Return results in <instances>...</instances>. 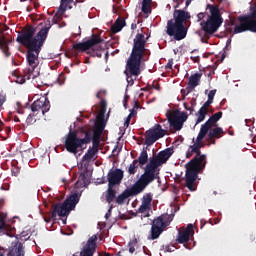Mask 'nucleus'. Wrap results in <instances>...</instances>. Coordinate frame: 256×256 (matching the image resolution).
<instances>
[{"label": "nucleus", "instance_id": "3", "mask_svg": "<svg viewBox=\"0 0 256 256\" xmlns=\"http://www.w3.org/2000/svg\"><path fill=\"white\" fill-rule=\"evenodd\" d=\"M151 51L147 49V39L145 34H136L133 40V47L131 54L126 62V81L130 87L135 85V80L141 75V61L144 57H149Z\"/></svg>", "mask_w": 256, "mask_h": 256}, {"label": "nucleus", "instance_id": "4", "mask_svg": "<svg viewBox=\"0 0 256 256\" xmlns=\"http://www.w3.org/2000/svg\"><path fill=\"white\" fill-rule=\"evenodd\" d=\"M191 14L185 10H174L173 19L167 21L166 35L173 37L175 41H183L187 37V21Z\"/></svg>", "mask_w": 256, "mask_h": 256}, {"label": "nucleus", "instance_id": "22", "mask_svg": "<svg viewBox=\"0 0 256 256\" xmlns=\"http://www.w3.org/2000/svg\"><path fill=\"white\" fill-rule=\"evenodd\" d=\"M191 233H193V224H188L185 230L178 232L177 243H187L191 237Z\"/></svg>", "mask_w": 256, "mask_h": 256}, {"label": "nucleus", "instance_id": "32", "mask_svg": "<svg viewBox=\"0 0 256 256\" xmlns=\"http://www.w3.org/2000/svg\"><path fill=\"white\" fill-rule=\"evenodd\" d=\"M153 202V194L146 193L142 197V205H146L148 207H151V203Z\"/></svg>", "mask_w": 256, "mask_h": 256}, {"label": "nucleus", "instance_id": "16", "mask_svg": "<svg viewBox=\"0 0 256 256\" xmlns=\"http://www.w3.org/2000/svg\"><path fill=\"white\" fill-rule=\"evenodd\" d=\"M165 133H167V131L161 127V124H155L154 127L145 132V145L151 147L156 141L163 139Z\"/></svg>", "mask_w": 256, "mask_h": 256}, {"label": "nucleus", "instance_id": "34", "mask_svg": "<svg viewBox=\"0 0 256 256\" xmlns=\"http://www.w3.org/2000/svg\"><path fill=\"white\" fill-rule=\"evenodd\" d=\"M138 168L139 164L137 163V161L133 160V162L129 165L127 172L129 173V175H135Z\"/></svg>", "mask_w": 256, "mask_h": 256}, {"label": "nucleus", "instance_id": "52", "mask_svg": "<svg viewBox=\"0 0 256 256\" xmlns=\"http://www.w3.org/2000/svg\"><path fill=\"white\" fill-rule=\"evenodd\" d=\"M5 227V218L0 216V229H3Z\"/></svg>", "mask_w": 256, "mask_h": 256}, {"label": "nucleus", "instance_id": "48", "mask_svg": "<svg viewBox=\"0 0 256 256\" xmlns=\"http://www.w3.org/2000/svg\"><path fill=\"white\" fill-rule=\"evenodd\" d=\"M6 98L5 95L0 94V108L3 107V103H5Z\"/></svg>", "mask_w": 256, "mask_h": 256}, {"label": "nucleus", "instance_id": "23", "mask_svg": "<svg viewBox=\"0 0 256 256\" xmlns=\"http://www.w3.org/2000/svg\"><path fill=\"white\" fill-rule=\"evenodd\" d=\"M7 256H25V247L23 243L17 241L14 245L10 248Z\"/></svg>", "mask_w": 256, "mask_h": 256}, {"label": "nucleus", "instance_id": "59", "mask_svg": "<svg viewBox=\"0 0 256 256\" xmlns=\"http://www.w3.org/2000/svg\"><path fill=\"white\" fill-rule=\"evenodd\" d=\"M226 31L228 33H233V28H230V26L226 27Z\"/></svg>", "mask_w": 256, "mask_h": 256}, {"label": "nucleus", "instance_id": "60", "mask_svg": "<svg viewBox=\"0 0 256 256\" xmlns=\"http://www.w3.org/2000/svg\"><path fill=\"white\" fill-rule=\"evenodd\" d=\"M225 61V54H222L221 59L219 60L220 63H223Z\"/></svg>", "mask_w": 256, "mask_h": 256}, {"label": "nucleus", "instance_id": "37", "mask_svg": "<svg viewBox=\"0 0 256 256\" xmlns=\"http://www.w3.org/2000/svg\"><path fill=\"white\" fill-rule=\"evenodd\" d=\"M0 131H4V133H6V136L3 137V141H6V139L9 137V133H11V127L2 126V127H0Z\"/></svg>", "mask_w": 256, "mask_h": 256}, {"label": "nucleus", "instance_id": "31", "mask_svg": "<svg viewBox=\"0 0 256 256\" xmlns=\"http://www.w3.org/2000/svg\"><path fill=\"white\" fill-rule=\"evenodd\" d=\"M149 211H151V206L141 204L137 210V213H141V217H149Z\"/></svg>", "mask_w": 256, "mask_h": 256}, {"label": "nucleus", "instance_id": "51", "mask_svg": "<svg viewBox=\"0 0 256 256\" xmlns=\"http://www.w3.org/2000/svg\"><path fill=\"white\" fill-rule=\"evenodd\" d=\"M197 19L198 21H202V19H205V14L203 12L198 13Z\"/></svg>", "mask_w": 256, "mask_h": 256}, {"label": "nucleus", "instance_id": "43", "mask_svg": "<svg viewBox=\"0 0 256 256\" xmlns=\"http://www.w3.org/2000/svg\"><path fill=\"white\" fill-rule=\"evenodd\" d=\"M111 211H113V204L110 205L108 212L105 214V219H109L111 217Z\"/></svg>", "mask_w": 256, "mask_h": 256}, {"label": "nucleus", "instance_id": "54", "mask_svg": "<svg viewBox=\"0 0 256 256\" xmlns=\"http://www.w3.org/2000/svg\"><path fill=\"white\" fill-rule=\"evenodd\" d=\"M215 139L216 138H212V139H209V136H207V141H209V143H211V145H215Z\"/></svg>", "mask_w": 256, "mask_h": 256}, {"label": "nucleus", "instance_id": "40", "mask_svg": "<svg viewBox=\"0 0 256 256\" xmlns=\"http://www.w3.org/2000/svg\"><path fill=\"white\" fill-rule=\"evenodd\" d=\"M184 1L185 0H173V2L175 3V5H174L175 11H179L178 9H179L180 5H183Z\"/></svg>", "mask_w": 256, "mask_h": 256}, {"label": "nucleus", "instance_id": "21", "mask_svg": "<svg viewBox=\"0 0 256 256\" xmlns=\"http://www.w3.org/2000/svg\"><path fill=\"white\" fill-rule=\"evenodd\" d=\"M99 136H95L94 144H92V148L90 147L85 155L82 157V161H91L97 153H99Z\"/></svg>", "mask_w": 256, "mask_h": 256}, {"label": "nucleus", "instance_id": "29", "mask_svg": "<svg viewBox=\"0 0 256 256\" xmlns=\"http://www.w3.org/2000/svg\"><path fill=\"white\" fill-rule=\"evenodd\" d=\"M0 49L5 53L6 57L11 55V53H9V40H7L5 36L0 37Z\"/></svg>", "mask_w": 256, "mask_h": 256}, {"label": "nucleus", "instance_id": "18", "mask_svg": "<svg viewBox=\"0 0 256 256\" xmlns=\"http://www.w3.org/2000/svg\"><path fill=\"white\" fill-rule=\"evenodd\" d=\"M221 117H223V112L219 111L217 113H215L214 115H212L200 128L199 131V135L201 137H206L207 133H209V129H211V127H217V121H219V119H221Z\"/></svg>", "mask_w": 256, "mask_h": 256}, {"label": "nucleus", "instance_id": "7", "mask_svg": "<svg viewBox=\"0 0 256 256\" xmlns=\"http://www.w3.org/2000/svg\"><path fill=\"white\" fill-rule=\"evenodd\" d=\"M207 7L210 11V16L207 21L201 23L202 29L206 35H213V33H217L219 27L223 25V17L221 16V10L218 5L208 4Z\"/></svg>", "mask_w": 256, "mask_h": 256}, {"label": "nucleus", "instance_id": "14", "mask_svg": "<svg viewBox=\"0 0 256 256\" xmlns=\"http://www.w3.org/2000/svg\"><path fill=\"white\" fill-rule=\"evenodd\" d=\"M166 117L170 123V127H173L175 131H181L183 129V123L187 121L189 115H187V112H181L179 110H168Z\"/></svg>", "mask_w": 256, "mask_h": 256}, {"label": "nucleus", "instance_id": "39", "mask_svg": "<svg viewBox=\"0 0 256 256\" xmlns=\"http://www.w3.org/2000/svg\"><path fill=\"white\" fill-rule=\"evenodd\" d=\"M212 103L213 102L211 100H207L200 109H203L204 111H209V107L212 105Z\"/></svg>", "mask_w": 256, "mask_h": 256}, {"label": "nucleus", "instance_id": "8", "mask_svg": "<svg viewBox=\"0 0 256 256\" xmlns=\"http://www.w3.org/2000/svg\"><path fill=\"white\" fill-rule=\"evenodd\" d=\"M79 199H81V196L79 193L71 194L62 204L57 203L53 204V210H52V218L55 219L58 215V217H66L77 207V203H79Z\"/></svg>", "mask_w": 256, "mask_h": 256}, {"label": "nucleus", "instance_id": "26", "mask_svg": "<svg viewBox=\"0 0 256 256\" xmlns=\"http://www.w3.org/2000/svg\"><path fill=\"white\" fill-rule=\"evenodd\" d=\"M201 77H203V74L201 73H195L189 77L188 85L190 89H195V87L199 86V83L201 82Z\"/></svg>", "mask_w": 256, "mask_h": 256}, {"label": "nucleus", "instance_id": "33", "mask_svg": "<svg viewBox=\"0 0 256 256\" xmlns=\"http://www.w3.org/2000/svg\"><path fill=\"white\" fill-rule=\"evenodd\" d=\"M26 75H27V70L24 69L23 74L16 75V83H18L19 85H23V83H25V81H29V79H31V78H27Z\"/></svg>", "mask_w": 256, "mask_h": 256}, {"label": "nucleus", "instance_id": "30", "mask_svg": "<svg viewBox=\"0 0 256 256\" xmlns=\"http://www.w3.org/2000/svg\"><path fill=\"white\" fill-rule=\"evenodd\" d=\"M207 113H209V110H204L203 108H200L199 111L196 113V125H199V123H203L205 121V117H207Z\"/></svg>", "mask_w": 256, "mask_h": 256}, {"label": "nucleus", "instance_id": "61", "mask_svg": "<svg viewBox=\"0 0 256 256\" xmlns=\"http://www.w3.org/2000/svg\"><path fill=\"white\" fill-rule=\"evenodd\" d=\"M191 1L193 0H186V7H189V5H191Z\"/></svg>", "mask_w": 256, "mask_h": 256}, {"label": "nucleus", "instance_id": "56", "mask_svg": "<svg viewBox=\"0 0 256 256\" xmlns=\"http://www.w3.org/2000/svg\"><path fill=\"white\" fill-rule=\"evenodd\" d=\"M153 0H143L142 1V4H145V5H151Z\"/></svg>", "mask_w": 256, "mask_h": 256}, {"label": "nucleus", "instance_id": "5", "mask_svg": "<svg viewBox=\"0 0 256 256\" xmlns=\"http://www.w3.org/2000/svg\"><path fill=\"white\" fill-rule=\"evenodd\" d=\"M173 153H175L173 148H166L165 150L160 151L156 157L150 159L141 177L151 185L155 179H159V172H157V169H159L161 165H165Z\"/></svg>", "mask_w": 256, "mask_h": 256}, {"label": "nucleus", "instance_id": "57", "mask_svg": "<svg viewBox=\"0 0 256 256\" xmlns=\"http://www.w3.org/2000/svg\"><path fill=\"white\" fill-rule=\"evenodd\" d=\"M4 206H5V200L0 199V209H3Z\"/></svg>", "mask_w": 256, "mask_h": 256}, {"label": "nucleus", "instance_id": "2", "mask_svg": "<svg viewBox=\"0 0 256 256\" xmlns=\"http://www.w3.org/2000/svg\"><path fill=\"white\" fill-rule=\"evenodd\" d=\"M204 136L198 134L196 141L193 138V145L189 146L188 151L186 152V158L191 159L193 157V153L195 156L185 165L186 167V187L189 191H195L197 186H195V181H197V177L199 176L201 171L205 170L207 166V155L201 154V149L205 147L203 144Z\"/></svg>", "mask_w": 256, "mask_h": 256}, {"label": "nucleus", "instance_id": "13", "mask_svg": "<svg viewBox=\"0 0 256 256\" xmlns=\"http://www.w3.org/2000/svg\"><path fill=\"white\" fill-rule=\"evenodd\" d=\"M105 130V122L103 120L96 122L94 129L87 128L83 131L84 138H80L82 145H89L92 141V145L95 141V136H98V143L101 142V135H103V131Z\"/></svg>", "mask_w": 256, "mask_h": 256}, {"label": "nucleus", "instance_id": "45", "mask_svg": "<svg viewBox=\"0 0 256 256\" xmlns=\"http://www.w3.org/2000/svg\"><path fill=\"white\" fill-rule=\"evenodd\" d=\"M165 69H173V59H169Z\"/></svg>", "mask_w": 256, "mask_h": 256}, {"label": "nucleus", "instance_id": "1", "mask_svg": "<svg viewBox=\"0 0 256 256\" xmlns=\"http://www.w3.org/2000/svg\"><path fill=\"white\" fill-rule=\"evenodd\" d=\"M51 29V22L48 21L45 28H41L37 33L35 26H25L16 38L17 43L23 45L27 49L26 52V77L27 79H36L39 72H35V69L39 67V53L47 41L49 30ZM37 33V34H35Z\"/></svg>", "mask_w": 256, "mask_h": 256}, {"label": "nucleus", "instance_id": "64", "mask_svg": "<svg viewBox=\"0 0 256 256\" xmlns=\"http://www.w3.org/2000/svg\"><path fill=\"white\" fill-rule=\"evenodd\" d=\"M233 25H235V22L234 21H230V23L228 24V27H231Z\"/></svg>", "mask_w": 256, "mask_h": 256}, {"label": "nucleus", "instance_id": "42", "mask_svg": "<svg viewBox=\"0 0 256 256\" xmlns=\"http://www.w3.org/2000/svg\"><path fill=\"white\" fill-rule=\"evenodd\" d=\"M19 168L18 167H13L11 170V173L13 175V177H17V175H19Z\"/></svg>", "mask_w": 256, "mask_h": 256}, {"label": "nucleus", "instance_id": "27", "mask_svg": "<svg viewBox=\"0 0 256 256\" xmlns=\"http://www.w3.org/2000/svg\"><path fill=\"white\" fill-rule=\"evenodd\" d=\"M126 25L127 23L123 18H118L115 21L114 25H112L111 31L112 33H119L120 31H122L123 27H125Z\"/></svg>", "mask_w": 256, "mask_h": 256}, {"label": "nucleus", "instance_id": "11", "mask_svg": "<svg viewBox=\"0 0 256 256\" xmlns=\"http://www.w3.org/2000/svg\"><path fill=\"white\" fill-rule=\"evenodd\" d=\"M147 187H149V184L142 176H140V178L132 185L131 188L125 190L117 196L116 203L118 205H123V203H125V199H129V197H135V195L143 193Z\"/></svg>", "mask_w": 256, "mask_h": 256}, {"label": "nucleus", "instance_id": "12", "mask_svg": "<svg viewBox=\"0 0 256 256\" xmlns=\"http://www.w3.org/2000/svg\"><path fill=\"white\" fill-rule=\"evenodd\" d=\"M50 109L51 102L49 101V98L42 96L35 100L31 105L32 114H29L26 118V124L33 125L36 123L37 119H35V113H37V111H41L42 115H45Z\"/></svg>", "mask_w": 256, "mask_h": 256}, {"label": "nucleus", "instance_id": "62", "mask_svg": "<svg viewBox=\"0 0 256 256\" xmlns=\"http://www.w3.org/2000/svg\"><path fill=\"white\" fill-rule=\"evenodd\" d=\"M184 108L186 109V111H189L190 107L188 106L187 103H184Z\"/></svg>", "mask_w": 256, "mask_h": 256}, {"label": "nucleus", "instance_id": "41", "mask_svg": "<svg viewBox=\"0 0 256 256\" xmlns=\"http://www.w3.org/2000/svg\"><path fill=\"white\" fill-rule=\"evenodd\" d=\"M100 107H101L102 113H105V111H107V101L101 100Z\"/></svg>", "mask_w": 256, "mask_h": 256}, {"label": "nucleus", "instance_id": "15", "mask_svg": "<svg viewBox=\"0 0 256 256\" xmlns=\"http://www.w3.org/2000/svg\"><path fill=\"white\" fill-rule=\"evenodd\" d=\"M64 145L68 153H73L74 155H77L79 149H83V142H81V138L77 137V131H69Z\"/></svg>", "mask_w": 256, "mask_h": 256}, {"label": "nucleus", "instance_id": "44", "mask_svg": "<svg viewBox=\"0 0 256 256\" xmlns=\"http://www.w3.org/2000/svg\"><path fill=\"white\" fill-rule=\"evenodd\" d=\"M132 116L128 115L125 122H124V127H129L131 123Z\"/></svg>", "mask_w": 256, "mask_h": 256}, {"label": "nucleus", "instance_id": "47", "mask_svg": "<svg viewBox=\"0 0 256 256\" xmlns=\"http://www.w3.org/2000/svg\"><path fill=\"white\" fill-rule=\"evenodd\" d=\"M190 59L194 62V63H199V61H201V58L199 56H191Z\"/></svg>", "mask_w": 256, "mask_h": 256}, {"label": "nucleus", "instance_id": "19", "mask_svg": "<svg viewBox=\"0 0 256 256\" xmlns=\"http://www.w3.org/2000/svg\"><path fill=\"white\" fill-rule=\"evenodd\" d=\"M95 251H97V235L94 234L87 240L79 256H93Z\"/></svg>", "mask_w": 256, "mask_h": 256}, {"label": "nucleus", "instance_id": "24", "mask_svg": "<svg viewBox=\"0 0 256 256\" xmlns=\"http://www.w3.org/2000/svg\"><path fill=\"white\" fill-rule=\"evenodd\" d=\"M216 128L211 127L208 130V139H221L225 135V131H223V128L217 127Z\"/></svg>", "mask_w": 256, "mask_h": 256}, {"label": "nucleus", "instance_id": "10", "mask_svg": "<svg viewBox=\"0 0 256 256\" xmlns=\"http://www.w3.org/2000/svg\"><path fill=\"white\" fill-rule=\"evenodd\" d=\"M173 217H175V214H162L153 220L150 231V239L152 241L161 237V233L171 225Z\"/></svg>", "mask_w": 256, "mask_h": 256}, {"label": "nucleus", "instance_id": "63", "mask_svg": "<svg viewBox=\"0 0 256 256\" xmlns=\"http://www.w3.org/2000/svg\"><path fill=\"white\" fill-rule=\"evenodd\" d=\"M97 99H101V91L96 94Z\"/></svg>", "mask_w": 256, "mask_h": 256}, {"label": "nucleus", "instance_id": "49", "mask_svg": "<svg viewBox=\"0 0 256 256\" xmlns=\"http://www.w3.org/2000/svg\"><path fill=\"white\" fill-rule=\"evenodd\" d=\"M85 179H87V174L85 172L81 173L79 175V181H85Z\"/></svg>", "mask_w": 256, "mask_h": 256}, {"label": "nucleus", "instance_id": "50", "mask_svg": "<svg viewBox=\"0 0 256 256\" xmlns=\"http://www.w3.org/2000/svg\"><path fill=\"white\" fill-rule=\"evenodd\" d=\"M127 101H129V95L124 96L123 106L127 109Z\"/></svg>", "mask_w": 256, "mask_h": 256}, {"label": "nucleus", "instance_id": "9", "mask_svg": "<svg viewBox=\"0 0 256 256\" xmlns=\"http://www.w3.org/2000/svg\"><path fill=\"white\" fill-rule=\"evenodd\" d=\"M239 25L234 27L233 33H245L251 31L256 33V2L250 7V14L238 17Z\"/></svg>", "mask_w": 256, "mask_h": 256}, {"label": "nucleus", "instance_id": "35", "mask_svg": "<svg viewBox=\"0 0 256 256\" xmlns=\"http://www.w3.org/2000/svg\"><path fill=\"white\" fill-rule=\"evenodd\" d=\"M142 13L144 15H151V4H142Z\"/></svg>", "mask_w": 256, "mask_h": 256}, {"label": "nucleus", "instance_id": "28", "mask_svg": "<svg viewBox=\"0 0 256 256\" xmlns=\"http://www.w3.org/2000/svg\"><path fill=\"white\" fill-rule=\"evenodd\" d=\"M114 186H108V189L106 191V201L107 203H109V205H111V203H113V201H115V197L117 195V191L115 189H113Z\"/></svg>", "mask_w": 256, "mask_h": 256}, {"label": "nucleus", "instance_id": "58", "mask_svg": "<svg viewBox=\"0 0 256 256\" xmlns=\"http://www.w3.org/2000/svg\"><path fill=\"white\" fill-rule=\"evenodd\" d=\"M188 111H190V115L195 112V107L191 106L190 108H188Z\"/></svg>", "mask_w": 256, "mask_h": 256}, {"label": "nucleus", "instance_id": "6", "mask_svg": "<svg viewBox=\"0 0 256 256\" xmlns=\"http://www.w3.org/2000/svg\"><path fill=\"white\" fill-rule=\"evenodd\" d=\"M103 43V38L100 34H92V37L84 42H79L73 44L72 49H74V55H79V53H87L91 57H101V50H95V46Z\"/></svg>", "mask_w": 256, "mask_h": 256}, {"label": "nucleus", "instance_id": "36", "mask_svg": "<svg viewBox=\"0 0 256 256\" xmlns=\"http://www.w3.org/2000/svg\"><path fill=\"white\" fill-rule=\"evenodd\" d=\"M129 247V253H134L135 252V247H137V239H134L128 243Z\"/></svg>", "mask_w": 256, "mask_h": 256}, {"label": "nucleus", "instance_id": "53", "mask_svg": "<svg viewBox=\"0 0 256 256\" xmlns=\"http://www.w3.org/2000/svg\"><path fill=\"white\" fill-rule=\"evenodd\" d=\"M136 115H137V110L135 109L130 110V114H129L130 117H135Z\"/></svg>", "mask_w": 256, "mask_h": 256}, {"label": "nucleus", "instance_id": "20", "mask_svg": "<svg viewBox=\"0 0 256 256\" xmlns=\"http://www.w3.org/2000/svg\"><path fill=\"white\" fill-rule=\"evenodd\" d=\"M121 181H123V170L115 169L108 173V186L121 185Z\"/></svg>", "mask_w": 256, "mask_h": 256}, {"label": "nucleus", "instance_id": "55", "mask_svg": "<svg viewBox=\"0 0 256 256\" xmlns=\"http://www.w3.org/2000/svg\"><path fill=\"white\" fill-rule=\"evenodd\" d=\"M153 89H156V91H161V85L157 83L156 85H153Z\"/></svg>", "mask_w": 256, "mask_h": 256}, {"label": "nucleus", "instance_id": "38", "mask_svg": "<svg viewBox=\"0 0 256 256\" xmlns=\"http://www.w3.org/2000/svg\"><path fill=\"white\" fill-rule=\"evenodd\" d=\"M216 93H217L216 89L210 90V92L208 94V101H212V103H213V100L215 99Z\"/></svg>", "mask_w": 256, "mask_h": 256}, {"label": "nucleus", "instance_id": "17", "mask_svg": "<svg viewBox=\"0 0 256 256\" xmlns=\"http://www.w3.org/2000/svg\"><path fill=\"white\" fill-rule=\"evenodd\" d=\"M72 3L73 0H60V7L58 13H56L52 19L48 18L47 21L44 23V27H42V29H45L49 22L51 27L61 22L63 20V15H65V11H67L68 9H73V6H71Z\"/></svg>", "mask_w": 256, "mask_h": 256}, {"label": "nucleus", "instance_id": "25", "mask_svg": "<svg viewBox=\"0 0 256 256\" xmlns=\"http://www.w3.org/2000/svg\"><path fill=\"white\" fill-rule=\"evenodd\" d=\"M136 163L139 165L141 169L147 165L149 162V154L147 153L146 149H143L138 157V159H135Z\"/></svg>", "mask_w": 256, "mask_h": 256}, {"label": "nucleus", "instance_id": "46", "mask_svg": "<svg viewBox=\"0 0 256 256\" xmlns=\"http://www.w3.org/2000/svg\"><path fill=\"white\" fill-rule=\"evenodd\" d=\"M132 109H134L135 111H137L138 109H141V104L139 103V100L135 101Z\"/></svg>", "mask_w": 256, "mask_h": 256}]
</instances>
